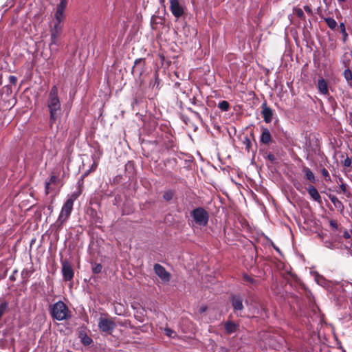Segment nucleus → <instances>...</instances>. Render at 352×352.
I'll return each mask as SVG.
<instances>
[{
    "label": "nucleus",
    "instance_id": "1",
    "mask_svg": "<svg viewBox=\"0 0 352 352\" xmlns=\"http://www.w3.org/2000/svg\"><path fill=\"white\" fill-rule=\"evenodd\" d=\"M47 102V108L50 112L49 124L52 127L56 122L61 110L60 102L58 96V88L56 85H54L51 88Z\"/></svg>",
    "mask_w": 352,
    "mask_h": 352
},
{
    "label": "nucleus",
    "instance_id": "2",
    "mask_svg": "<svg viewBox=\"0 0 352 352\" xmlns=\"http://www.w3.org/2000/svg\"><path fill=\"white\" fill-rule=\"evenodd\" d=\"M50 314L52 319L58 321L68 320L71 318V311L61 300H59L50 307Z\"/></svg>",
    "mask_w": 352,
    "mask_h": 352
},
{
    "label": "nucleus",
    "instance_id": "3",
    "mask_svg": "<svg viewBox=\"0 0 352 352\" xmlns=\"http://www.w3.org/2000/svg\"><path fill=\"white\" fill-rule=\"evenodd\" d=\"M76 199L75 195H72L71 197H69L63 204L61 211L59 214L58 218L56 221V226L60 229L63 223L68 219L69 217L74 206V201Z\"/></svg>",
    "mask_w": 352,
    "mask_h": 352
},
{
    "label": "nucleus",
    "instance_id": "4",
    "mask_svg": "<svg viewBox=\"0 0 352 352\" xmlns=\"http://www.w3.org/2000/svg\"><path fill=\"white\" fill-rule=\"evenodd\" d=\"M193 225L200 227L206 226L209 220L208 212L202 207H197L190 212Z\"/></svg>",
    "mask_w": 352,
    "mask_h": 352
},
{
    "label": "nucleus",
    "instance_id": "5",
    "mask_svg": "<svg viewBox=\"0 0 352 352\" xmlns=\"http://www.w3.org/2000/svg\"><path fill=\"white\" fill-rule=\"evenodd\" d=\"M99 329L108 335H111L115 329L116 324L113 320L110 318L100 317L98 320Z\"/></svg>",
    "mask_w": 352,
    "mask_h": 352
},
{
    "label": "nucleus",
    "instance_id": "6",
    "mask_svg": "<svg viewBox=\"0 0 352 352\" xmlns=\"http://www.w3.org/2000/svg\"><path fill=\"white\" fill-rule=\"evenodd\" d=\"M170 1V10L173 15L179 19L184 14V8L179 3V0H169Z\"/></svg>",
    "mask_w": 352,
    "mask_h": 352
},
{
    "label": "nucleus",
    "instance_id": "7",
    "mask_svg": "<svg viewBox=\"0 0 352 352\" xmlns=\"http://www.w3.org/2000/svg\"><path fill=\"white\" fill-rule=\"evenodd\" d=\"M62 273L65 280L70 281L73 279L74 272L70 263L67 261H62Z\"/></svg>",
    "mask_w": 352,
    "mask_h": 352
},
{
    "label": "nucleus",
    "instance_id": "8",
    "mask_svg": "<svg viewBox=\"0 0 352 352\" xmlns=\"http://www.w3.org/2000/svg\"><path fill=\"white\" fill-rule=\"evenodd\" d=\"M153 270L155 273L159 278L164 282H169L170 280V274L166 271L165 267L160 264L156 263L154 265Z\"/></svg>",
    "mask_w": 352,
    "mask_h": 352
},
{
    "label": "nucleus",
    "instance_id": "9",
    "mask_svg": "<svg viewBox=\"0 0 352 352\" xmlns=\"http://www.w3.org/2000/svg\"><path fill=\"white\" fill-rule=\"evenodd\" d=\"M243 298L239 294H232L230 297V302L234 309V312L236 313L238 311H241L244 309V306L243 304Z\"/></svg>",
    "mask_w": 352,
    "mask_h": 352
},
{
    "label": "nucleus",
    "instance_id": "10",
    "mask_svg": "<svg viewBox=\"0 0 352 352\" xmlns=\"http://www.w3.org/2000/svg\"><path fill=\"white\" fill-rule=\"evenodd\" d=\"M63 31L62 24L54 23V27L51 29V43L50 45H57L59 37Z\"/></svg>",
    "mask_w": 352,
    "mask_h": 352
},
{
    "label": "nucleus",
    "instance_id": "11",
    "mask_svg": "<svg viewBox=\"0 0 352 352\" xmlns=\"http://www.w3.org/2000/svg\"><path fill=\"white\" fill-rule=\"evenodd\" d=\"M261 115L262 117L263 118L264 121L266 123H270L273 119V110L270 107L267 106L266 101H265L261 104Z\"/></svg>",
    "mask_w": 352,
    "mask_h": 352
},
{
    "label": "nucleus",
    "instance_id": "12",
    "mask_svg": "<svg viewBox=\"0 0 352 352\" xmlns=\"http://www.w3.org/2000/svg\"><path fill=\"white\" fill-rule=\"evenodd\" d=\"M307 190L309 195H310V197L315 201L318 202L320 204H321L322 203V198H321L318 190L316 189V188L314 186L309 185L307 187Z\"/></svg>",
    "mask_w": 352,
    "mask_h": 352
},
{
    "label": "nucleus",
    "instance_id": "13",
    "mask_svg": "<svg viewBox=\"0 0 352 352\" xmlns=\"http://www.w3.org/2000/svg\"><path fill=\"white\" fill-rule=\"evenodd\" d=\"M317 88L321 94L325 96L329 95L327 82L322 77H320L318 80Z\"/></svg>",
    "mask_w": 352,
    "mask_h": 352
},
{
    "label": "nucleus",
    "instance_id": "14",
    "mask_svg": "<svg viewBox=\"0 0 352 352\" xmlns=\"http://www.w3.org/2000/svg\"><path fill=\"white\" fill-rule=\"evenodd\" d=\"M260 142L263 144H269L272 142V135L267 128L263 127Z\"/></svg>",
    "mask_w": 352,
    "mask_h": 352
},
{
    "label": "nucleus",
    "instance_id": "15",
    "mask_svg": "<svg viewBox=\"0 0 352 352\" xmlns=\"http://www.w3.org/2000/svg\"><path fill=\"white\" fill-rule=\"evenodd\" d=\"M145 65V62L143 58H138L135 60L134 66L132 69V73L137 72L139 76H141L142 72H144V67Z\"/></svg>",
    "mask_w": 352,
    "mask_h": 352
},
{
    "label": "nucleus",
    "instance_id": "16",
    "mask_svg": "<svg viewBox=\"0 0 352 352\" xmlns=\"http://www.w3.org/2000/svg\"><path fill=\"white\" fill-rule=\"evenodd\" d=\"M302 172L304 173L305 178L312 184L316 183V177L311 170L305 166L302 168Z\"/></svg>",
    "mask_w": 352,
    "mask_h": 352
},
{
    "label": "nucleus",
    "instance_id": "17",
    "mask_svg": "<svg viewBox=\"0 0 352 352\" xmlns=\"http://www.w3.org/2000/svg\"><path fill=\"white\" fill-rule=\"evenodd\" d=\"M239 325L232 321H228L224 324L225 331L228 335H231L235 333Z\"/></svg>",
    "mask_w": 352,
    "mask_h": 352
},
{
    "label": "nucleus",
    "instance_id": "18",
    "mask_svg": "<svg viewBox=\"0 0 352 352\" xmlns=\"http://www.w3.org/2000/svg\"><path fill=\"white\" fill-rule=\"evenodd\" d=\"M327 197L331 200V201L334 205L335 208L338 209V210L342 212L344 209V204L341 201L338 199V198L332 194H327Z\"/></svg>",
    "mask_w": 352,
    "mask_h": 352
},
{
    "label": "nucleus",
    "instance_id": "19",
    "mask_svg": "<svg viewBox=\"0 0 352 352\" xmlns=\"http://www.w3.org/2000/svg\"><path fill=\"white\" fill-rule=\"evenodd\" d=\"M79 338L82 344L85 346H89L93 343V340L84 331L80 332Z\"/></svg>",
    "mask_w": 352,
    "mask_h": 352
},
{
    "label": "nucleus",
    "instance_id": "20",
    "mask_svg": "<svg viewBox=\"0 0 352 352\" xmlns=\"http://www.w3.org/2000/svg\"><path fill=\"white\" fill-rule=\"evenodd\" d=\"M321 18L324 20L327 25L330 29L334 30L337 27L338 23L334 19L331 17H324L323 16H321Z\"/></svg>",
    "mask_w": 352,
    "mask_h": 352
},
{
    "label": "nucleus",
    "instance_id": "21",
    "mask_svg": "<svg viewBox=\"0 0 352 352\" xmlns=\"http://www.w3.org/2000/svg\"><path fill=\"white\" fill-rule=\"evenodd\" d=\"M343 76L346 79L348 85L352 87V72L350 69L347 68L343 72Z\"/></svg>",
    "mask_w": 352,
    "mask_h": 352
},
{
    "label": "nucleus",
    "instance_id": "22",
    "mask_svg": "<svg viewBox=\"0 0 352 352\" xmlns=\"http://www.w3.org/2000/svg\"><path fill=\"white\" fill-rule=\"evenodd\" d=\"M329 226L331 228V229L334 231V232H336V231H338L340 233L342 232V228H341V226L340 224H339L337 221L336 220H333V219H331L329 220Z\"/></svg>",
    "mask_w": 352,
    "mask_h": 352
},
{
    "label": "nucleus",
    "instance_id": "23",
    "mask_svg": "<svg viewBox=\"0 0 352 352\" xmlns=\"http://www.w3.org/2000/svg\"><path fill=\"white\" fill-rule=\"evenodd\" d=\"M32 271H29L28 269H23L21 272L22 283H27Z\"/></svg>",
    "mask_w": 352,
    "mask_h": 352
},
{
    "label": "nucleus",
    "instance_id": "24",
    "mask_svg": "<svg viewBox=\"0 0 352 352\" xmlns=\"http://www.w3.org/2000/svg\"><path fill=\"white\" fill-rule=\"evenodd\" d=\"M55 19H56V24H61V23L65 19V14L63 12L59 11L56 10L55 13Z\"/></svg>",
    "mask_w": 352,
    "mask_h": 352
},
{
    "label": "nucleus",
    "instance_id": "25",
    "mask_svg": "<svg viewBox=\"0 0 352 352\" xmlns=\"http://www.w3.org/2000/svg\"><path fill=\"white\" fill-rule=\"evenodd\" d=\"M339 28L340 30V32L342 34V41L344 43H346L348 38V34L346 31L345 25L344 23H340L339 25Z\"/></svg>",
    "mask_w": 352,
    "mask_h": 352
},
{
    "label": "nucleus",
    "instance_id": "26",
    "mask_svg": "<svg viewBox=\"0 0 352 352\" xmlns=\"http://www.w3.org/2000/svg\"><path fill=\"white\" fill-rule=\"evenodd\" d=\"M218 107L222 111H228L230 109V103L226 100H222L219 102Z\"/></svg>",
    "mask_w": 352,
    "mask_h": 352
},
{
    "label": "nucleus",
    "instance_id": "27",
    "mask_svg": "<svg viewBox=\"0 0 352 352\" xmlns=\"http://www.w3.org/2000/svg\"><path fill=\"white\" fill-rule=\"evenodd\" d=\"M243 145H245V151H247L248 152H250V151L252 148V144L250 139L248 136L244 137V138L243 140Z\"/></svg>",
    "mask_w": 352,
    "mask_h": 352
},
{
    "label": "nucleus",
    "instance_id": "28",
    "mask_svg": "<svg viewBox=\"0 0 352 352\" xmlns=\"http://www.w3.org/2000/svg\"><path fill=\"white\" fill-rule=\"evenodd\" d=\"M91 270L94 274H99L102 272V265L100 263H91Z\"/></svg>",
    "mask_w": 352,
    "mask_h": 352
},
{
    "label": "nucleus",
    "instance_id": "29",
    "mask_svg": "<svg viewBox=\"0 0 352 352\" xmlns=\"http://www.w3.org/2000/svg\"><path fill=\"white\" fill-rule=\"evenodd\" d=\"M173 196H174V191L172 190H168L164 192L163 198L166 201H169L173 198Z\"/></svg>",
    "mask_w": 352,
    "mask_h": 352
},
{
    "label": "nucleus",
    "instance_id": "30",
    "mask_svg": "<svg viewBox=\"0 0 352 352\" xmlns=\"http://www.w3.org/2000/svg\"><path fill=\"white\" fill-rule=\"evenodd\" d=\"M340 188L341 190V191L347 197H350L351 196V192L348 190L347 188V186L344 184V183H342L340 185Z\"/></svg>",
    "mask_w": 352,
    "mask_h": 352
},
{
    "label": "nucleus",
    "instance_id": "31",
    "mask_svg": "<svg viewBox=\"0 0 352 352\" xmlns=\"http://www.w3.org/2000/svg\"><path fill=\"white\" fill-rule=\"evenodd\" d=\"M67 4V0H60V3L57 6V10L63 12L65 11Z\"/></svg>",
    "mask_w": 352,
    "mask_h": 352
},
{
    "label": "nucleus",
    "instance_id": "32",
    "mask_svg": "<svg viewBox=\"0 0 352 352\" xmlns=\"http://www.w3.org/2000/svg\"><path fill=\"white\" fill-rule=\"evenodd\" d=\"M294 12L300 19L305 20L304 12L301 8H296Z\"/></svg>",
    "mask_w": 352,
    "mask_h": 352
},
{
    "label": "nucleus",
    "instance_id": "33",
    "mask_svg": "<svg viewBox=\"0 0 352 352\" xmlns=\"http://www.w3.org/2000/svg\"><path fill=\"white\" fill-rule=\"evenodd\" d=\"M243 279L244 281L249 283L250 284H254L256 283V280L247 274H244L243 275Z\"/></svg>",
    "mask_w": 352,
    "mask_h": 352
},
{
    "label": "nucleus",
    "instance_id": "34",
    "mask_svg": "<svg viewBox=\"0 0 352 352\" xmlns=\"http://www.w3.org/2000/svg\"><path fill=\"white\" fill-rule=\"evenodd\" d=\"M164 332H165L166 336H167L169 338H174L176 335L175 331H174L173 330H172L170 328H165Z\"/></svg>",
    "mask_w": 352,
    "mask_h": 352
},
{
    "label": "nucleus",
    "instance_id": "35",
    "mask_svg": "<svg viewBox=\"0 0 352 352\" xmlns=\"http://www.w3.org/2000/svg\"><path fill=\"white\" fill-rule=\"evenodd\" d=\"M352 160L350 157H346V158L342 162V164L344 167H350L351 166Z\"/></svg>",
    "mask_w": 352,
    "mask_h": 352
},
{
    "label": "nucleus",
    "instance_id": "36",
    "mask_svg": "<svg viewBox=\"0 0 352 352\" xmlns=\"http://www.w3.org/2000/svg\"><path fill=\"white\" fill-rule=\"evenodd\" d=\"M322 176L324 177L325 180L329 181L330 180V175L329 173V171L325 168H323L321 170Z\"/></svg>",
    "mask_w": 352,
    "mask_h": 352
},
{
    "label": "nucleus",
    "instance_id": "37",
    "mask_svg": "<svg viewBox=\"0 0 352 352\" xmlns=\"http://www.w3.org/2000/svg\"><path fill=\"white\" fill-rule=\"evenodd\" d=\"M342 236L344 239H346V240H347V241H348L346 243H350L349 240L351 239V235H350V234H349V231H348V230H344L342 232Z\"/></svg>",
    "mask_w": 352,
    "mask_h": 352
},
{
    "label": "nucleus",
    "instance_id": "38",
    "mask_svg": "<svg viewBox=\"0 0 352 352\" xmlns=\"http://www.w3.org/2000/svg\"><path fill=\"white\" fill-rule=\"evenodd\" d=\"M266 157L272 163H274L276 162V158L275 155L273 153H270V152L267 154V157Z\"/></svg>",
    "mask_w": 352,
    "mask_h": 352
},
{
    "label": "nucleus",
    "instance_id": "39",
    "mask_svg": "<svg viewBox=\"0 0 352 352\" xmlns=\"http://www.w3.org/2000/svg\"><path fill=\"white\" fill-rule=\"evenodd\" d=\"M58 181V176H56L55 175H52L50 178V180L47 182H50V184H56Z\"/></svg>",
    "mask_w": 352,
    "mask_h": 352
},
{
    "label": "nucleus",
    "instance_id": "40",
    "mask_svg": "<svg viewBox=\"0 0 352 352\" xmlns=\"http://www.w3.org/2000/svg\"><path fill=\"white\" fill-rule=\"evenodd\" d=\"M8 80L12 85H16L17 82V78L15 76H10Z\"/></svg>",
    "mask_w": 352,
    "mask_h": 352
},
{
    "label": "nucleus",
    "instance_id": "41",
    "mask_svg": "<svg viewBox=\"0 0 352 352\" xmlns=\"http://www.w3.org/2000/svg\"><path fill=\"white\" fill-rule=\"evenodd\" d=\"M126 170L133 169L134 168V163L132 161H129L125 165Z\"/></svg>",
    "mask_w": 352,
    "mask_h": 352
},
{
    "label": "nucleus",
    "instance_id": "42",
    "mask_svg": "<svg viewBox=\"0 0 352 352\" xmlns=\"http://www.w3.org/2000/svg\"><path fill=\"white\" fill-rule=\"evenodd\" d=\"M188 110L190 111L191 113H192L197 119H199L200 120H201V115L199 114V113L192 110L191 108H189V107L188 108Z\"/></svg>",
    "mask_w": 352,
    "mask_h": 352
},
{
    "label": "nucleus",
    "instance_id": "43",
    "mask_svg": "<svg viewBox=\"0 0 352 352\" xmlns=\"http://www.w3.org/2000/svg\"><path fill=\"white\" fill-rule=\"evenodd\" d=\"M18 273V270H14L12 272V274L10 276V280L11 281H14L16 280V274Z\"/></svg>",
    "mask_w": 352,
    "mask_h": 352
},
{
    "label": "nucleus",
    "instance_id": "44",
    "mask_svg": "<svg viewBox=\"0 0 352 352\" xmlns=\"http://www.w3.org/2000/svg\"><path fill=\"white\" fill-rule=\"evenodd\" d=\"M50 182H46L45 186V190L46 195H48L50 193Z\"/></svg>",
    "mask_w": 352,
    "mask_h": 352
},
{
    "label": "nucleus",
    "instance_id": "45",
    "mask_svg": "<svg viewBox=\"0 0 352 352\" xmlns=\"http://www.w3.org/2000/svg\"><path fill=\"white\" fill-rule=\"evenodd\" d=\"M303 8L307 13L309 14H312V10L310 6H305Z\"/></svg>",
    "mask_w": 352,
    "mask_h": 352
},
{
    "label": "nucleus",
    "instance_id": "46",
    "mask_svg": "<svg viewBox=\"0 0 352 352\" xmlns=\"http://www.w3.org/2000/svg\"><path fill=\"white\" fill-rule=\"evenodd\" d=\"M97 166H98V163L96 162H94V163L92 164V165H91V168L89 169L92 172L95 171L96 169L97 168Z\"/></svg>",
    "mask_w": 352,
    "mask_h": 352
},
{
    "label": "nucleus",
    "instance_id": "47",
    "mask_svg": "<svg viewBox=\"0 0 352 352\" xmlns=\"http://www.w3.org/2000/svg\"><path fill=\"white\" fill-rule=\"evenodd\" d=\"M208 307L206 306H201L199 308V313L203 314L207 310Z\"/></svg>",
    "mask_w": 352,
    "mask_h": 352
},
{
    "label": "nucleus",
    "instance_id": "48",
    "mask_svg": "<svg viewBox=\"0 0 352 352\" xmlns=\"http://www.w3.org/2000/svg\"><path fill=\"white\" fill-rule=\"evenodd\" d=\"M155 84L153 86H155V85H157V86L158 87L159 86V78H158V75L157 74H155Z\"/></svg>",
    "mask_w": 352,
    "mask_h": 352
},
{
    "label": "nucleus",
    "instance_id": "49",
    "mask_svg": "<svg viewBox=\"0 0 352 352\" xmlns=\"http://www.w3.org/2000/svg\"><path fill=\"white\" fill-rule=\"evenodd\" d=\"M91 172H92V171L90 170V169L87 170L86 172H85L83 177L87 176Z\"/></svg>",
    "mask_w": 352,
    "mask_h": 352
},
{
    "label": "nucleus",
    "instance_id": "50",
    "mask_svg": "<svg viewBox=\"0 0 352 352\" xmlns=\"http://www.w3.org/2000/svg\"><path fill=\"white\" fill-rule=\"evenodd\" d=\"M273 247L276 251H277L278 252H280V249L277 246H276L274 244H273Z\"/></svg>",
    "mask_w": 352,
    "mask_h": 352
},
{
    "label": "nucleus",
    "instance_id": "51",
    "mask_svg": "<svg viewBox=\"0 0 352 352\" xmlns=\"http://www.w3.org/2000/svg\"><path fill=\"white\" fill-rule=\"evenodd\" d=\"M345 246H346V248H349V249L352 248V244H350L349 246L347 244H346Z\"/></svg>",
    "mask_w": 352,
    "mask_h": 352
},
{
    "label": "nucleus",
    "instance_id": "52",
    "mask_svg": "<svg viewBox=\"0 0 352 352\" xmlns=\"http://www.w3.org/2000/svg\"><path fill=\"white\" fill-rule=\"evenodd\" d=\"M160 2L161 4H164L165 2V0H160Z\"/></svg>",
    "mask_w": 352,
    "mask_h": 352
},
{
    "label": "nucleus",
    "instance_id": "53",
    "mask_svg": "<svg viewBox=\"0 0 352 352\" xmlns=\"http://www.w3.org/2000/svg\"><path fill=\"white\" fill-rule=\"evenodd\" d=\"M340 3L341 2H345L346 0H338Z\"/></svg>",
    "mask_w": 352,
    "mask_h": 352
},
{
    "label": "nucleus",
    "instance_id": "54",
    "mask_svg": "<svg viewBox=\"0 0 352 352\" xmlns=\"http://www.w3.org/2000/svg\"><path fill=\"white\" fill-rule=\"evenodd\" d=\"M116 313L118 314V315H121L120 313H118L117 311H116Z\"/></svg>",
    "mask_w": 352,
    "mask_h": 352
}]
</instances>
